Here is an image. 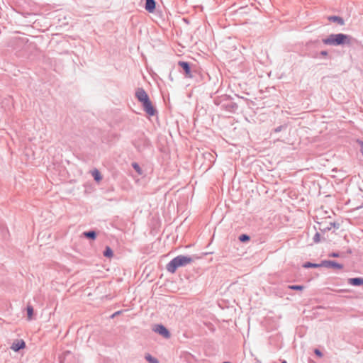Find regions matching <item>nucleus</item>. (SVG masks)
Instances as JSON below:
<instances>
[{
    "mask_svg": "<svg viewBox=\"0 0 363 363\" xmlns=\"http://www.w3.org/2000/svg\"><path fill=\"white\" fill-rule=\"evenodd\" d=\"M193 261V257L187 255H178L173 258L166 266L167 270L174 273L180 267H185Z\"/></svg>",
    "mask_w": 363,
    "mask_h": 363,
    "instance_id": "1",
    "label": "nucleus"
},
{
    "mask_svg": "<svg viewBox=\"0 0 363 363\" xmlns=\"http://www.w3.org/2000/svg\"><path fill=\"white\" fill-rule=\"evenodd\" d=\"M351 39L350 35L345 34H332L328 38L323 39V43L325 45H340L342 44H350Z\"/></svg>",
    "mask_w": 363,
    "mask_h": 363,
    "instance_id": "2",
    "label": "nucleus"
},
{
    "mask_svg": "<svg viewBox=\"0 0 363 363\" xmlns=\"http://www.w3.org/2000/svg\"><path fill=\"white\" fill-rule=\"evenodd\" d=\"M132 144L140 152L150 148L152 145L150 139L143 133L138 134L133 140Z\"/></svg>",
    "mask_w": 363,
    "mask_h": 363,
    "instance_id": "3",
    "label": "nucleus"
},
{
    "mask_svg": "<svg viewBox=\"0 0 363 363\" xmlns=\"http://www.w3.org/2000/svg\"><path fill=\"white\" fill-rule=\"evenodd\" d=\"M152 330L166 339L169 338L171 336V333L169 330L162 324L154 325L152 327Z\"/></svg>",
    "mask_w": 363,
    "mask_h": 363,
    "instance_id": "4",
    "label": "nucleus"
},
{
    "mask_svg": "<svg viewBox=\"0 0 363 363\" xmlns=\"http://www.w3.org/2000/svg\"><path fill=\"white\" fill-rule=\"evenodd\" d=\"M144 111L150 116H153L157 113L156 108L153 106L150 99H147L141 103Z\"/></svg>",
    "mask_w": 363,
    "mask_h": 363,
    "instance_id": "5",
    "label": "nucleus"
},
{
    "mask_svg": "<svg viewBox=\"0 0 363 363\" xmlns=\"http://www.w3.org/2000/svg\"><path fill=\"white\" fill-rule=\"evenodd\" d=\"M135 96L137 99L140 102H143L150 99L148 94L143 88H138L135 91Z\"/></svg>",
    "mask_w": 363,
    "mask_h": 363,
    "instance_id": "6",
    "label": "nucleus"
},
{
    "mask_svg": "<svg viewBox=\"0 0 363 363\" xmlns=\"http://www.w3.org/2000/svg\"><path fill=\"white\" fill-rule=\"evenodd\" d=\"M25 347L26 342L23 340H17L14 341L11 346V349L14 352H19L21 350L24 349Z\"/></svg>",
    "mask_w": 363,
    "mask_h": 363,
    "instance_id": "7",
    "label": "nucleus"
},
{
    "mask_svg": "<svg viewBox=\"0 0 363 363\" xmlns=\"http://www.w3.org/2000/svg\"><path fill=\"white\" fill-rule=\"evenodd\" d=\"M320 265H322V267H324L335 268V269H341L342 268V264H338L336 262L330 261V260L323 261L320 263Z\"/></svg>",
    "mask_w": 363,
    "mask_h": 363,
    "instance_id": "8",
    "label": "nucleus"
},
{
    "mask_svg": "<svg viewBox=\"0 0 363 363\" xmlns=\"http://www.w3.org/2000/svg\"><path fill=\"white\" fill-rule=\"evenodd\" d=\"M178 65L183 69L186 77H191V66L189 62L185 61H179Z\"/></svg>",
    "mask_w": 363,
    "mask_h": 363,
    "instance_id": "9",
    "label": "nucleus"
},
{
    "mask_svg": "<svg viewBox=\"0 0 363 363\" xmlns=\"http://www.w3.org/2000/svg\"><path fill=\"white\" fill-rule=\"evenodd\" d=\"M156 8V1L155 0H145V9L149 13H153Z\"/></svg>",
    "mask_w": 363,
    "mask_h": 363,
    "instance_id": "10",
    "label": "nucleus"
},
{
    "mask_svg": "<svg viewBox=\"0 0 363 363\" xmlns=\"http://www.w3.org/2000/svg\"><path fill=\"white\" fill-rule=\"evenodd\" d=\"M73 358V355L71 352L66 351L63 353L62 356L60 357V361L61 363H70L71 359Z\"/></svg>",
    "mask_w": 363,
    "mask_h": 363,
    "instance_id": "11",
    "label": "nucleus"
},
{
    "mask_svg": "<svg viewBox=\"0 0 363 363\" xmlns=\"http://www.w3.org/2000/svg\"><path fill=\"white\" fill-rule=\"evenodd\" d=\"M82 235L86 239L95 240L97 237V233L95 230H91L83 232Z\"/></svg>",
    "mask_w": 363,
    "mask_h": 363,
    "instance_id": "12",
    "label": "nucleus"
},
{
    "mask_svg": "<svg viewBox=\"0 0 363 363\" xmlns=\"http://www.w3.org/2000/svg\"><path fill=\"white\" fill-rule=\"evenodd\" d=\"M349 284L354 286H359L363 284V279L362 278H352L348 281Z\"/></svg>",
    "mask_w": 363,
    "mask_h": 363,
    "instance_id": "13",
    "label": "nucleus"
},
{
    "mask_svg": "<svg viewBox=\"0 0 363 363\" xmlns=\"http://www.w3.org/2000/svg\"><path fill=\"white\" fill-rule=\"evenodd\" d=\"M91 175L96 182H99L102 179L101 172L97 169H94L91 172Z\"/></svg>",
    "mask_w": 363,
    "mask_h": 363,
    "instance_id": "14",
    "label": "nucleus"
},
{
    "mask_svg": "<svg viewBox=\"0 0 363 363\" xmlns=\"http://www.w3.org/2000/svg\"><path fill=\"white\" fill-rule=\"evenodd\" d=\"M103 255L106 257L111 258L113 256V250L109 246H106L103 252Z\"/></svg>",
    "mask_w": 363,
    "mask_h": 363,
    "instance_id": "15",
    "label": "nucleus"
},
{
    "mask_svg": "<svg viewBox=\"0 0 363 363\" xmlns=\"http://www.w3.org/2000/svg\"><path fill=\"white\" fill-rule=\"evenodd\" d=\"M26 311H27L28 319L29 320H32L33 315V312H34L33 307L30 304L27 305Z\"/></svg>",
    "mask_w": 363,
    "mask_h": 363,
    "instance_id": "16",
    "label": "nucleus"
},
{
    "mask_svg": "<svg viewBox=\"0 0 363 363\" xmlns=\"http://www.w3.org/2000/svg\"><path fill=\"white\" fill-rule=\"evenodd\" d=\"M145 359L149 363H159V361L149 353L145 355Z\"/></svg>",
    "mask_w": 363,
    "mask_h": 363,
    "instance_id": "17",
    "label": "nucleus"
},
{
    "mask_svg": "<svg viewBox=\"0 0 363 363\" xmlns=\"http://www.w3.org/2000/svg\"><path fill=\"white\" fill-rule=\"evenodd\" d=\"M322 265H320V264H313V263H311V262H306L303 264V267L305 268H310V267H312V268H318V267H321Z\"/></svg>",
    "mask_w": 363,
    "mask_h": 363,
    "instance_id": "18",
    "label": "nucleus"
},
{
    "mask_svg": "<svg viewBox=\"0 0 363 363\" xmlns=\"http://www.w3.org/2000/svg\"><path fill=\"white\" fill-rule=\"evenodd\" d=\"M288 288L292 290L302 291L304 286L301 285H289Z\"/></svg>",
    "mask_w": 363,
    "mask_h": 363,
    "instance_id": "19",
    "label": "nucleus"
},
{
    "mask_svg": "<svg viewBox=\"0 0 363 363\" xmlns=\"http://www.w3.org/2000/svg\"><path fill=\"white\" fill-rule=\"evenodd\" d=\"M132 167L137 172H138L139 174H141V168L140 167V165L137 163V162H133L132 164Z\"/></svg>",
    "mask_w": 363,
    "mask_h": 363,
    "instance_id": "20",
    "label": "nucleus"
},
{
    "mask_svg": "<svg viewBox=\"0 0 363 363\" xmlns=\"http://www.w3.org/2000/svg\"><path fill=\"white\" fill-rule=\"evenodd\" d=\"M239 240L241 241V242H246V241H248L250 240V237L247 235H241L239 238Z\"/></svg>",
    "mask_w": 363,
    "mask_h": 363,
    "instance_id": "21",
    "label": "nucleus"
},
{
    "mask_svg": "<svg viewBox=\"0 0 363 363\" xmlns=\"http://www.w3.org/2000/svg\"><path fill=\"white\" fill-rule=\"evenodd\" d=\"M332 227H334V228H339V225H338V224H336V223H330V226L326 227V228H324V230H330Z\"/></svg>",
    "mask_w": 363,
    "mask_h": 363,
    "instance_id": "22",
    "label": "nucleus"
},
{
    "mask_svg": "<svg viewBox=\"0 0 363 363\" xmlns=\"http://www.w3.org/2000/svg\"><path fill=\"white\" fill-rule=\"evenodd\" d=\"M313 240L315 242H319L320 240V235L319 233H316L313 237Z\"/></svg>",
    "mask_w": 363,
    "mask_h": 363,
    "instance_id": "23",
    "label": "nucleus"
},
{
    "mask_svg": "<svg viewBox=\"0 0 363 363\" xmlns=\"http://www.w3.org/2000/svg\"><path fill=\"white\" fill-rule=\"evenodd\" d=\"M314 352H315V354L317 356H318L319 357H321L323 356L322 352H321L319 350H318V349H315V350H314Z\"/></svg>",
    "mask_w": 363,
    "mask_h": 363,
    "instance_id": "24",
    "label": "nucleus"
},
{
    "mask_svg": "<svg viewBox=\"0 0 363 363\" xmlns=\"http://www.w3.org/2000/svg\"><path fill=\"white\" fill-rule=\"evenodd\" d=\"M332 19H333L334 21H337L338 22L341 21V23H342V19L338 18V17L334 16V17L332 18Z\"/></svg>",
    "mask_w": 363,
    "mask_h": 363,
    "instance_id": "25",
    "label": "nucleus"
},
{
    "mask_svg": "<svg viewBox=\"0 0 363 363\" xmlns=\"http://www.w3.org/2000/svg\"><path fill=\"white\" fill-rule=\"evenodd\" d=\"M121 313V311H116V312H115V313L111 315V317H112V318H114V317H116V315H119Z\"/></svg>",
    "mask_w": 363,
    "mask_h": 363,
    "instance_id": "26",
    "label": "nucleus"
},
{
    "mask_svg": "<svg viewBox=\"0 0 363 363\" xmlns=\"http://www.w3.org/2000/svg\"><path fill=\"white\" fill-rule=\"evenodd\" d=\"M329 256L332 257H337L339 256V255L337 253H332Z\"/></svg>",
    "mask_w": 363,
    "mask_h": 363,
    "instance_id": "27",
    "label": "nucleus"
},
{
    "mask_svg": "<svg viewBox=\"0 0 363 363\" xmlns=\"http://www.w3.org/2000/svg\"><path fill=\"white\" fill-rule=\"evenodd\" d=\"M326 54H327L326 52H322V55H325Z\"/></svg>",
    "mask_w": 363,
    "mask_h": 363,
    "instance_id": "28",
    "label": "nucleus"
},
{
    "mask_svg": "<svg viewBox=\"0 0 363 363\" xmlns=\"http://www.w3.org/2000/svg\"><path fill=\"white\" fill-rule=\"evenodd\" d=\"M281 363H287L286 360L282 361Z\"/></svg>",
    "mask_w": 363,
    "mask_h": 363,
    "instance_id": "29",
    "label": "nucleus"
}]
</instances>
